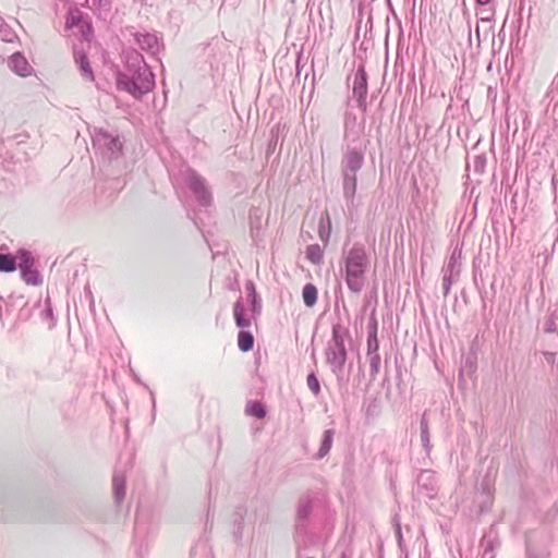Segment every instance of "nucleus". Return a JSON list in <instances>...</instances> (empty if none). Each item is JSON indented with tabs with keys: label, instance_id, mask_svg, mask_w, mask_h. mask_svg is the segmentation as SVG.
Wrapping results in <instances>:
<instances>
[{
	"label": "nucleus",
	"instance_id": "dca6fc26",
	"mask_svg": "<svg viewBox=\"0 0 558 558\" xmlns=\"http://www.w3.org/2000/svg\"><path fill=\"white\" fill-rule=\"evenodd\" d=\"M233 316L239 328L244 329L251 326V319L245 314V306L241 298L233 305Z\"/></svg>",
	"mask_w": 558,
	"mask_h": 558
},
{
	"label": "nucleus",
	"instance_id": "4c0bfd02",
	"mask_svg": "<svg viewBox=\"0 0 558 558\" xmlns=\"http://www.w3.org/2000/svg\"><path fill=\"white\" fill-rule=\"evenodd\" d=\"M395 527H396V536L398 539V544L401 547L402 543H403V537H402V532H401V524L397 519H395Z\"/></svg>",
	"mask_w": 558,
	"mask_h": 558
},
{
	"label": "nucleus",
	"instance_id": "aec40b11",
	"mask_svg": "<svg viewBox=\"0 0 558 558\" xmlns=\"http://www.w3.org/2000/svg\"><path fill=\"white\" fill-rule=\"evenodd\" d=\"M420 429H421V442L424 447L426 453H429L432 450V444L429 438V429H428V421L426 417V413L422 415L421 422H420Z\"/></svg>",
	"mask_w": 558,
	"mask_h": 558
},
{
	"label": "nucleus",
	"instance_id": "ddd939ff",
	"mask_svg": "<svg viewBox=\"0 0 558 558\" xmlns=\"http://www.w3.org/2000/svg\"><path fill=\"white\" fill-rule=\"evenodd\" d=\"M74 59L80 66L82 76L89 82L94 81V72L86 53L82 50L75 49Z\"/></svg>",
	"mask_w": 558,
	"mask_h": 558
},
{
	"label": "nucleus",
	"instance_id": "c85d7f7f",
	"mask_svg": "<svg viewBox=\"0 0 558 558\" xmlns=\"http://www.w3.org/2000/svg\"><path fill=\"white\" fill-rule=\"evenodd\" d=\"M366 357L369 362V377L371 379H376L379 369H380V355L378 354H366Z\"/></svg>",
	"mask_w": 558,
	"mask_h": 558
},
{
	"label": "nucleus",
	"instance_id": "9d476101",
	"mask_svg": "<svg viewBox=\"0 0 558 558\" xmlns=\"http://www.w3.org/2000/svg\"><path fill=\"white\" fill-rule=\"evenodd\" d=\"M313 511V501L310 496H302L299 499L295 517V526L298 530H303Z\"/></svg>",
	"mask_w": 558,
	"mask_h": 558
},
{
	"label": "nucleus",
	"instance_id": "7ed1b4c3",
	"mask_svg": "<svg viewBox=\"0 0 558 558\" xmlns=\"http://www.w3.org/2000/svg\"><path fill=\"white\" fill-rule=\"evenodd\" d=\"M348 335V329L341 324L332 326L331 339L328 341L325 355L326 363L330 366L331 372L336 376H340L347 362V349L344 345V338Z\"/></svg>",
	"mask_w": 558,
	"mask_h": 558
},
{
	"label": "nucleus",
	"instance_id": "f8f14e48",
	"mask_svg": "<svg viewBox=\"0 0 558 558\" xmlns=\"http://www.w3.org/2000/svg\"><path fill=\"white\" fill-rule=\"evenodd\" d=\"M363 165V153L349 149L344 156L342 162V172L349 171L350 173H356Z\"/></svg>",
	"mask_w": 558,
	"mask_h": 558
},
{
	"label": "nucleus",
	"instance_id": "6ab92c4d",
	"mask_svg": "<svg viewBox=\"0 0 558 558\" xmlns=\"http://www.w3.org/2000/svg\"><path fill=\"white\" fill-rule=\"evenodd\" d=\"M343 174V193L347 198H352L356 190V173L349 171L342 172Z\"/></svg>",
	"mask_w": 558,
	"mask_h": 558
},
{
	"label": "nucleus",
	"instance_id": "2f4dec72",
	"mask_svg": "<svg viewBox=\"0 0 558 558\" xmlns=\"http://www.w3.org/2000/svg\"><path fill=\"white\" fill-rule=\"evenodd\" d=\"M378 330V322L376 318V311L375 308L372 310L369 315V320L367 325V337L377 336Z\"/></svg>",
	"mask_w": 558,
	"mask_h": 558
},
{
	"label": "nucleus",
	"instance_id": "bb28decb",
	"mask_svg": "<svg viewBox=\"0 0 558 558\" xmlns=\"http://www.w3.org/2000/svg\"><path fill=\"white\" fill-rule=\"evenodd\" d=\"M16 257L11 254H0V271L12 272L16 269Z\"/></svg>",
	"mask_w": 558,
	"mask_h": 558
},
{
	"label": "nucleus",
	"instance_id": "473e14b6",
	"mask_svg": "<svg viewBox=\"0 0 558 558\" xmlns=\"http://www.w3.org/2000/svg\"><path fill=\"white\" fill-rule=\"evenodd\" d=\"M90 3L89 8L100 10V11H109L111 0H87Z\"/></svg>",
	"mask_w": 558,
	"mask_h": 558
},
{
	"label": "nucleus",
	"instance_id": "423d86ee",
	"mask_svg": "<svg viewBox=\"0 0 558 558\" xmlns=\"http://www.w3.org/2000/svg\"><path fill=\"white\" fill-rule=\"evenodd\" d=\"M352 95L357 102V107L365 111L367 107V75L363 63L357 66L354 73Z\"/></svg>",
	"mask_w": 558,
	"mask_h": 558
},
{
	"label": "nucleus",
	"instance_id": "72a5a7b5",
	"mask_svg": "<svg viewBox=\"0 0 558 558\" xmlns=\"http://www.w3.org/2000/svg\"><path fill=\"white\" fill-rule=\"evenodd\" d=\"M379 342L377 336L367 337V351L366 354H378Z\"/></svg>",
	"mask_w": 558,
	"mask_h": 558
},
{
	"label": "nucleus",
	"instance_id": "f704fd0d",
	"mask_svg": "<svg viewBox=\"0 0 558 558\" xmlns=\"http://www.w3.org/2000/svg\"><path fill=\"white\" fill-rule=\"evenodd\" d=\"M327 222H328V229L325 230L323 226V221L319 225V238L323 242L327 243L330 236V220L329 216L327 215Z\"/></svg>",
	"mask_w": 558,
	"mask_h": 558
},
{
	"label": "nucleus",
	"instance_id": "0eeeda50",
	"mask_svg": "<svg viewBox=\"0 0 558 558\" xmlns=\"http://www.w3.org/2000/svg\"><path fill=\"white\" fill-rule=\"evenodd\" d=\"M483 142H475L466 155V167L470 168L473 165L476 173H483L486 168L487 157L485 149H482L481 145ZM485 148L493 151L494 142H484Z\"/></svg>",
	"mask_w": 558,
	"mask_h": 558
},
{
	"label": "nucleus",
	"instance_id": "393cba45",
	"mask_svg": "<svg viewBox=\"0 0 558 558\" xmlns=\"http://www.w3.org/2000/svg\"><path fill=\"white\" fill-rule=\"evenodd\" d=\"M304 304L313 307L317 302V288L313 283H306L302 291Z\"/></svg>",
	"mask_w": 558,
	"mask_h": 558
},
{
	"label": "nucleus",
	"instance_id": "b1692460",
	"mask_svg": "<svg viewBox=\"0 0 558 558\" xmlns=\"http://www.w3.org/2000/svg\"><path fill=\"white\" fill-rule=\"evenodd\" d=\"M238 345L242 352H248L254 347V337L250 331L240 330L238 335Z\"/></svg>",
	"mask_w": 558,
	"mask_h": 558
},
{
	"label": "nucleus",
	"instance_id": "412c9836",
	"mask_svg": "<svg viewBox=\"0 0 558 558\" xmlns=\"http://www.w3.org/2000/svg\"><path fill=\"white\" fill-rule=\"evenodd\" d=\"M16 259H19V269L20 271L26 270L28 268H33L35 265V259L32 253L27 250L21 248L17 251Z\"/></svg>",
	"mask_w": 558,
	"mask_h": 558
},
{
	"label": "nucleus",
	"instance_id": "6e6552de",
	"mask_svg": "<svg viewBox=\"0 0 558 558\" xmlns=\"http://www.w3.org/2000/svg\"><path fill=\"white\" fill-rule=\"evenodd\" d=\"M417 490L427 498H434L437 494V482L435 473L430 470H423L417 476Z\"/></svg>",
	"mask_w": 558,
	"mask_h": 558
},
{
	"label": "nucleus",
	"instance_id": "4468645a",
	"mask_svg": "<svg viewBox=\"0 0 558 558\" xmlns=\"http://www.w3.org/2000/svg\"><path fill=\"white\" fill-rule=\"evenodd\" d=\"M95 149L104 150L109 160L117 158L122 150V142H93Z\"/></svg>",
	"mask_w": 558,
	"mask_h": 558
},
{
	"label": "nucleus",
	"instance_id": "2eb2a0df",
	"mask_svg": "<svg viewBox=\"0 0 558 558\" xmlns=\"http://www.w3.org/2000/svg\"><path fill=\"white\" fill-rule=\"evenodd\" d=\"M66 28H78L82 35L86 38V31L90 32V25L83 21L81 12H71L65 21Z\"/></svg>",
	"mask_w": 558,
	"mask_h": 558
},
{
	"label": "nucleus",
	"instance_id": "ea45409f",
	"mask_svg": "<svg viewBox=\"0 0 558 558\" xmlns=\"http://www.w3.org/2000/svg\"><path fill=\"white\" fill-rule=\"evenodd\" d=\"M492 0H475L476 4L480 7H485L490 3Z\"/></svg>",
	"mask_w": 558,
	"mask_h": 558
},
{
	"label": "nucleus",
	"instance_id": "5701e85b",
	"mask_svg": "<svg viewBox=\"0 0 558 558\" xmlns=\"http://www.w3.org/2000/svg\"><path fill=\"white\" fill-rule=\"evenodd\" d=\"M333 430L332 429H326L323 435V440L319 447V450L317 452V458L323 459L325 456H327L331 449L332 441H333Z\"/></svg>",
	"mask_w": 558,
	"mask_h": 558
},
{
	"label": "nucleus",
	"instance_id": "c756f323",
	"mask_svg": "<svg viewBox=\"0 0 558 558\" xmlns=\"http://www.w3.org/2000/svg\"><path fill=\"white\" fill-rule=\"evenodd\" d=\"M0 39L5 43H14L17 35L9 25H0Z\"/></svg>",
	"mask_w": 558,
	"mask_h": 558
},
{
	"label": "nucleus",
	"instance_id": "7c9ffc66",
	"mask_svg": "<svg viewBox=\"0 0 558 558\" xmlns=\"http://www.w3.org/2000/svg\"><path fill=\"white\" fill-rule=\"evenodd\" d=\"M306 384L308 389L312 391L314 396H319L320 393V384L317 376L314 373L307 375Z\"/></svg>",
	"mask_w": 558,
	"mask_h": 558
},
{
	"label": "nucleus",
	"instance_id": "58836bf2",
	"mask_svg": "<svg viewBox=\"0 0 558 558\" xmlns=\"http://www.w3.org/2000/svg\"><path fill=\"white\" fill-rule=\"evenodd\" d=\"M545 330L547 332H555L556 331V323L553 319H549L546 323Z\"/></svg>",
	"mask_w": 558,
	"mask_h": 558
},
{
	"label": "nucleus",
	"instance_id": "a19ab883",
	"mask_svg": "<svg viewBox=\"0 0 558 558\" xmlns=\"http://www.w3.org/2000/svg\"><path fill=\"white\" fill-rule=\"evenodd\" d=\"M340 558H351V554L350 553H347V551H343L340 556Z\"/></svg>",
	"mask_w": 558,
	"mask_h": 558
},
{
	"label": "nucleus",
	"instance_id": "f257e3e1",
	"mask_svg": "<svg viewBox=\"0 0 558 558\" xmlns=\"http://www.w3.org/2000/svg\"><path fill=\"white\" fill-rule=\"evenodd\" d=\"M118 88L140 98L155 87V74L136 50L126 52L125 71L117 78Z\"/></svg>",
	"mask_w": 558,
	"mask_h": 558
},
{
	"label": "nucleus",
	"instance_id": "39448f33",
	"mask_svg": "<svg viewBox=\"0 0 558 558\" xmlns=\"http://www.w3.org/2000/svg\"><path fill=\"white\" fill-rule=\"evenodd\" d=\"M461 271V251L453 250L447 264L442 268V290L444 295L447 296L450 292L451 286L456 282Z\"/></svg>",
	"mask_w": 558,
	"mask_h": 558
},
{
	"label": "nucleus",
	"instance_id": "9b49d317",
	"mask_svg": "<svg viewBox=\"0 0 558 558\" xmlns=\"http://www.w3.org/2000/svg\"><path fill=\"white\" fill-rule=\"evenodd\" d=\"M8 66L11 71L23 77L31 75L33 71L27 59L21 52H14L9 58Z\"/></svg>",
	"mask_w": 558,
	"mask_h": 558
},
{
	"label": "nucleus",
	"instance_id": "1a4fd4ad",
	"mask_svg": "<svg viewBox=\"0 0 558 558\" xmlns=\"http://www.w3.org/2000/svg\"><path fill=\"white\" fill-rule=\"evenodd\" d=\"M134 38L140 48L151 56H156L161 48V44L156 34L136 33Z\"/></svg>",
	"mask_w": 558,
	"mask_h": 558
},
{
	"label": "nucleus",
	"instance_id": "c9c22d12",
	"mask_svg": "<svg viewBox=\"0 0 558 558\" xmlns=\"http://www.w3.org/2000/svg\"><path fill=\"white\" fill-rule=\"evenodd\" d=\"M478 14H481L482 21H490L494 15V12L490 8H487V5H485V7H481Z\"/></svg>",
	"mask_w": 558,
	"mask_h": 558
},
{
	"label": "nucleus",
	"instance_id": "4be33fe9",
	"mask_svg": "<svg viewBox=\"0 0 558 558\" xmlns=\"http://www.w3.org/2000/svg\"><path fill=\"white\" fill-rule=\"evenodd\" d=\"M21 277L26 284L40 286L43 283V277L35 267L22 270Z\"/></svg>",
	"mask_w": 558,
	"mask_h": 558
},
{
	"label": "nucleus",
	"instance_id": "79ce46f5",
	"mask_svg": "<svg viewBox=\"0 0 558 558\" xmlns=\"http://www.w3.org/2000/svg\"><path fill=\"white\" fill-rule=\"evenodd\" d=\"M46 313H47L48 316H52V310L50 307H48L46 310Z\"/></svg>",
	"mask_w": 558,
	"mask_h": 558
},
{
	"label": "nucleus",
	"instance_id": "a211bd4d",
	"mask_svg": "<svg viewBox=\"0 0 558 558\" xmlns=\"http://www.w3.org/2000/svg\"><path fill=\"white\" fill-rule=\"evenodd\" d=\"M113 497L120 504L125 496V477L123 474L114 473L112 478Z\"/></svg>",
	"mask_w": 558,
	"mask_h": 558
},
{
	"label": "nucleus",
	"instance_id": "cd10ccee",
	"mask_svg": "<svg viewBox=\"0 0 558 558\" xmlns=\"http://www.w3.org/2000/svg\"><path fill=\"white\" fill-rule=\"evenodd\" d=\"M245 413L247 415L255 416L260 420L266 416V409L260 402L253 401L247 403L245 408Z\"/></svg>",
	"mask_w": 558,
	"mask_h": 558
},
{
	"label": "nucleus",
	"instance_id": "20e7f679",
	"mask_svg": "<svg viewBox=\"0 0 558 558\" xmlns=\"http://www.w3.org/2000/svg\"><path fill=\"white\" fill-rule=\"evenodd\" d=\"M184 182L195 195L197 202L202 206H209L211 203V193L209 192L205 179H203L193 169H186L183 173Z\"/></svg>",
	"mask_w": 558,
	"mask_h": 558
},
{
	"label": "nucleus",
	"instance_id": "e433bc0d",
	"mask_svg": "<svg viewBox=\"0 0 558 558\" xmlns=\"http://www.w3.org/2000/svg\"><path fill=\"white\" fill-rule=\"evenodd\" d=\"M252 236L255 239L260 235L262 227L259 218L256 219V223L252 220L251 222Z\"/></svg>",
	"mask_w": 558,
	"mask_h": 558
},
{
	"label": "nucleus",
	"instance_id": "a878e982",
	"mask_svg": "<svg viewBox=\"0 0 558 558\" xmlns=\"http://www.w3.org/2000/svg\"><path fill=\"white\" fill-rule=\"evenodd\" d=\"M306 258L314 265H320L324 259V252L318 244H312L306 247Z\"/></svg>",
	"mask_w": 558,
	"mask_h": 558
},
{
	"label": "nucleus",
	"instance_id": "f03ea898",
	"mask_svg": "<svg viewBox=\"0 0 558 558\" xmlns=\"http://www.w3.org/2000/svg\"><path fill=\"white\" fill-rule=\"evenodd\" d=\"M369 260L364 245L354 244L345 253V282L350 291L360 293L363 290Z\"/></svg>",
	"mask_w": 558,
	"mask_h": 558
},
{
	"label": "nucleus",
	"instance_id": "f3484780",
	"mask_svg": "<svg viewBox=\"0 0 558 558\" xmlns=\"http://www.w3.org/2000/svg\"><path fill=\"white\" fill-rule=\"evenodd\" d=\"M245 290L247 292V296L251 301V311L253 317L258 316L262 312V303L258 299L255 284L252 281H247L245 283Z\"/></svg>",
	"mask_w": 558,
	"mask_h": 558
}]
</instances>
